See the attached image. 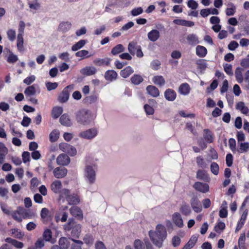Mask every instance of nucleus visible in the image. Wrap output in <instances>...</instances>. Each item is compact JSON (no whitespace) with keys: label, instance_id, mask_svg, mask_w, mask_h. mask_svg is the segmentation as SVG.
<instances>
[{"label":"nucleus","instance_id":"nucleus-56","mask_svg":"<svg viewBox=\"0 0 249 249\" xmlns=\"http://www.w3.org/2000/svg\"><path fill=\"white\" fill-rule=\"evenodd\" d=\"M18 60V56L14 54L12 52H10V53L7 57V61L9 63H15Z\"/></svg>","mask_w":249,"mask_h":249},{"label":"nucleus","instance_id":"nucleus-7","mask_svg":"<svg viewBox=\"0 0 249 249\" xmlns=\"http://www.w3.org/2000/svg\"><path fill=\"white\" fill-rule=\"evenodd\" d=\"M72 88L71 85L65 88L62 91L58 96L57 100L61 103H64L68 101L70 96L69 89Z\"/></svg>","mask_w":249,"mask_h":249},{"label":"nucleus","instance_id":"nucleus-47","mask_svg":"<svg viewBox=\"0 0 249 249\" xmlns=\"http://www.w3.org/2000/svg\"><path fill=\"white\" fill-rule=\"evenodd\" d=\"M131 82L134 84L138 85L143 81V78L139 74H134L131 78Z\"/></svg>","mask_w":249,"mask_h":249},{"label":"nucleus","instance_id":"nucleus-21","mask_svg":"<svg viewBox=\"0 0 249 249\" xmlns=\"http://www.w3.org/2000/svg\"><path fill=\"white\" fill-rule=\"evenodd\" d=\"M177 94L172 89H168L164 92L165 99L169 101H173L176 99Z\"/></svg>","mask_w":249,"mask_h":249},{"label":"nucleus","instance_id":"nucleus-54","mask_svg":"<svg viewBox=\"0 0 249 249\" xmlns=\"http://www.w3.org/2000/svg\"><path fill=\"white\" fill-rule=\"evenodd\" d=\"M235 75L236 80L239 83H241L243 82V78L241 69L240 68H238L236 69L235 71Z\"/></svg>","mask_w":249,"mask_h":249},{"label":"nucleus","instance_id":"nucleus-16","mask_svg":"<svg viewBox=\"0 0 249 249\" xmlns=\"http://www.w3.org/2000/svg\"><path fill=\"white\" fill-rule=\"evenodd\" d=\"M70 212L71 214L74 217L78 219L81 220L83 219V213L81 210L77 206H73L70 209Z\"/></svg>","mask_w":249,"mask_h":249},{"label":"nucleus","instance_id":"nucleus-9","mask_svg":"<svg viewBox=\"0 0 249 249\" xmlns=\"http://www.w3.org/2000/svg\"><path fill=\"white\" fill-rule=\"evenodd\" d=\"M190 204L193 210L196 213L201 212L202 207L200 201L196 197H193L190 201Z\"/></svg>","mask_w":249,"mask_h":249},{"label":"nucleus","instance_id":"nucleus-31","mask_svg":"<svg viewBox=\"0 0 249 249\" xmlns=\"http://www.w3.org/2000/svg\"><path fill=\"white\" fill-rule=\"evenodd\" d=\"M190 87L188 84L185 83L182 84L179 87V92L183 95H188L190 91Z\"/></svg>","mask_w":249,"mask_h":249},{"label":"nucleus","instance_id":"nucleus-50","mask_svg":"<svg viewBox=\"0 0 249 249\" xmlns=\"http://www.w3.org/2000/svg\"><path fill=\"white\" fill-rule=\"evenodd\" d=\"M83 241L84 243L88 246H91L93 244L94 238L92 235L87 234H86L84 238Z\"/></svg>","mask_w":249,"mask_h":249},{"label":"nucleus","instance_id":"nucleus-49","mask_svg":"<svg viewBox=\"0 0 249 249\" xmlns=\"http://www.w3.org/2000/svg\"><path fill=\"white\" fill-rule=\"evenodd\" d=\"M40 215L44 220H48L51 217V213L48 209L44 208L41 210Z\"/></svg>","mask_w":249,"mask_h":249},{"label":"nucleus","instance_id":"nucleus-5","mask_svg":"<svg viewBox=\"0 0 249 249\" xmlns=\"http://www.w3.org/2000/svg\"><path fill=\"white\" fill-rule=\"evenodd\" d=\"M98 129L96 127H92L81 131L78 134V136L82 139L92 140L98 135Z\"/></svg>","mask_w":249,"mask_h":249},{"label":"nucleus","instance_id":"nucleus-63","mask_svg":"<svg viewBox=\"0 0 249 249\" xmlns=\"http://www.w3.org/2000/svg\"><path fill=\"white\" fill-rule=\"evenodd\" d=\"M144 109L147 115H152L154 113V109L153 107L148 104H145L144 106Z\"/></svg>","mask_w":249,"mask_h":249},{"label":"nucleus","instance_id":"nucleus-22","mask_svg":"<svg viewBox=\"0 0 249 249\" xmlns=\"http://www.w3.org/2000/svg\"><path fill=\"white\" fill-rule=\"evenodd\" d=\"M203 138L208 143H212L213 142L214 135L208 129H204L203 130Z\"/></svg>","mask_w":249,"mask_h":249},{"label":"nucleus","instance_id":"nucleus-60","mask_svg":"<svg viewBox=\"0 0 249 249\" xmlns=\"http://www.w3.org/2000/svg\"><path fill=\"white\" fill-rule=\"evenodd\" d=\"M16 31L13 29H9L7 32V35L9 40L13 41L16 38Z\"/></svg>","mask_w":249,"mask_h":249},{"label":"nucleus","instance_id":"nucleus-36","mask_svg":"<svg viewBox=\"0 0 249 249\" xmlns=\"http://www.w3.org/2000/svg\"><path fill=\"white\" fill-rule=\"evenodd\" d=\"M125 50V48L122 44H118L114 47L111 51V53L113 55H116L122 52H124Z\"/></svg>","mask_w":249,"mask_h":249},{"label":"nucleus","instance_id":"nucleus-34","mask_svg":"<svg viewBox=\"0 0 249 249\" xmlns=\"http://www.w3.org/2000/svg\"><path fill=\"white\" fill-rule=\"evenodd\" d=\"M134 72V70L130 66H127L121 71L120 75L123 78H127Z\"/></svg>","mask_w":249,"mask_h":249},{"label":"nucleus","instance_id":"nucleus-27","mask_svg":"<svg viewBox=\"0 0 249 249\" xmlns=\"http://www.w3.org/2000/svg\"><path fill=\"white\" fill-rule=\"evenodd\" d=\"M189 44L195 46L199 43V40L198 36L194 34H190L187 35L186 37Z\"/></svg>","mask_w":249,"mask_h":249},{"label":"nucleus","instance_id":"nucleus-58","mask_svg":"<svg viewBox=\"0 0 249 249\" xmlns=\"http://www.w3.org/2000/svg\"><path fill=\"white\" fill-rule=\"evenodd\" d=\"M211 172L215 175H218L219 173V166L217 163L213 162L211 163Z\"/></svg>","mask_w":249,"mask_h":249},{"label":"nucleus","instance_id":"nucleus-23","mask_svg":"<svg viewBox=\"0 0 249 249\" xmlns=\"http://www.w3.org/2000/svg\"><path fill=\"white\" fill-rule=\"evenodd\" d=\"M196 177L197 179L205 181H209L210 178L206 171L203 170H198L196 172Z\"/></svg>","mask_w":249,"mask_h":249},{"label":"nucleus","instance_id":"nucleus-40","mask_svg":"<svg viewBox=\"0 0 249 249\" xmlns=\"http://www.w3.org/2000/svg\"><path fill=\"white\" fill-rule=\"evenodd\" d=\"M11 233L13 236L17 239H21L24 235L23 232L18 229H12L10 231Z\"/></svg>","mask_w":249,"mask_h":249},{"label":"nucleus","instance_id":"nucleus-52","mask_svg":"<svg viewBox=\"0 0 249 249\" xmlns=\"http://www.w3.org/2000/svg\"><path fill=\"white\" fill-rule=\"evenodd\" d=\"M246 239L245 233H243L240 235L238 240V246L240 249H245V241Z\"/></svg>","mask_w":249,"mask_h":249},{"label":"nucleus","instance_id":"nucleus-55","mask_svg":"<svg viewBox=\"0 0 249 249\" xmlns=\"http://www.w3.org/2000/svg\"><path fill=\"white\" fill-rule=\"evenodd\" d=\"M196 64L197 65V68L201 71H204L207 67V64L205 60L200 59L197 60L196 61Z\"/></svg>","mask_w":249,"mask_h":249},{"label":"nucleus","instance_id":"nucleus-51","mask_svg":"<svg viewBox=\"0 0 249 249\" xmlns=\"http://www.w3.org/2000/svg\"><path fill=\"white\" fill-rule=\"evenodd\" d=\"M89 52L88 51L82 50L77 52L75 53V56L82 58H87L91 56V55H89Z\"/></svg>","mask_w":249,"mask_h":249},{"label":"nucleus","instance_id":"nucleus-25","mask_svg":"<svg viewBox=\"0 0 249 249\" xmlns=\"http://www.w3.org/2000/svg\"><path fill=\"white\" fill-rule=\"evenodd\" d=\"M236 152L238 153H247L249 150V142H243L238 143Z\"/></svg>","mask_w":249,"mask_h":249},{"label":"nucleus","instance_id":"nucleus-62","mask_svg":"<svg viewBox=\"0 0 249 249\" xmlns=\"http://www.w3.org/2000/svg\"><path fill=\"white\" fill-rule=\"evenodd\" d=\"M135 249H145L144 245L140 240H135L134 242Z\"/></svg>","mask_w":249,"mask_h":249},{"label":"nucleus","instance_id":"nucleus-57","mask_svg":"<svg viewBox=\"0 0 249 249\" xmlns=\"http://www.w3.org/2000/svg\"><path fill=\"white\" fill-rule=\"evenodd\" d=\"M229 145L230 149L232 152L235 153L237 149L236 148V141L233 138H230L229 140Z\"/></svg>","mask_w":249,"mask_h":249},{"label":"nucleus","instance_id":"nucleus-1","mask_svg":"<svg viewBox=\"0 0 249 249\" xmlns=\"http://www.w3.org/2000/svg\"><path fill=\"white\" fill-rule=\"evenodd\" d=\"M148 235L153 244L160 248L162 246L163 242L167 236V233L164 225L158 224L156 227L155 231H149Z\"/></svg>","mask_w":249,"mask_h":249},{"label":"nucleus","instance_id":"nucleus-13","mask_svg":"<svg viewBox=\"0 0 249 249\" xmlns=\"http://www.w3.org/2000/svg\"><path fill=\"white\" fill-rule=\"evenodd\" d=\"M39 93V89L37 85L34 84L28 87L24 90V94L26 96H31L36 94V92Z\"/></svg>","mask_w":249,"mask_h":249},{"label":"nucleus","instance_id":"nucleus-10","mask_svg":"<svg viewBox=\"0 0 249 249\" xmlns=\"http://www.w3.org/2000/svg\"><path fill=\"white\" fill-rule=\"evenodd\" d=\"M67 169L61 166L55 168L53 171V175L57 178H64L67 175Z\"/></svg>","mask_w":249,"mask_h":249},{"label":"nucleus","instance_id":"nucleus-48","mask_svg":"<svg viewBox=\"0 0 249 249\" xmlns=\"http://www.w3.org/2000/svg\"><path fill=\"white\" fill-rule=\"evenodd\" d=\"M196 162L198 166L205 168L207 167V164L205 161V160L201 156H198L196 158Z\"/></svg>","mask_w":249,"mask_h":249},{"label":"nucleus","instance_id":"nucleus-29","mask_svg":"<svg viewBox=\"0 0 249 249\" xmlns=\"http://www.w3.org/2000/svg\"><path fill=\"white\" fill-rule=\"evenodd\" d=\"M61 187V182L59 180H55L53 181L51 186L52 190L55 194L59 193Z\"/></svg>","mask_w":249,"mask_h":249},{"label":"nucleus","instance_id":"nucleus-4","mask_svg":"<svg viewBox=\"0 0 249 249\" xmlns=\"http://www.w3.org/2000/svg\"><path fill=\"white\" fill-rule=\"evenodd\" d=\"M97 166L95 164L87 165L84 170V178L86 182L91 185L96 181V170Z\"/></svg>","mask_w":249,"mask_h":249},{"label":"nucleus","instance_id":"nucleus-17","mask_svg":"<svg viewBox=\"0 0 249 249\" xmlns=\"http://www.w3.org/2000/svg\"><path fill=\"white\" fill-rule=\"evenodd\" d=\"M227 7L225 10V13L227 16H233L236 11V6L232 2H228L225 3Z\"/></svg>","mask_w":249,"mask_h":249},{"label":"nucleus","instance_id":"nucleus-46","mask_svg":"<svg viewBox=\"0 0 249 249\" xmlns=\"http://www.w3.org/2000/svg\"><path fill=\"white\" fill-rule=\"evenodd\" d=\"M86 40H80L71 47V50L73 51H76L82 48L86 44Z\"/></svg>","mask_w":249,"mask_h":249},{"label":"nucleus","instance_id":"nucleus-26","mask_svg":"<svg viewBox=\"0 0 249 249\" xmlns=\"http://www.w3.org/2000/svg\"><path fill=\"white\" fill-rule=\"evenodd\" d=\"M146 90L148 93L153 97H157L160 95V91L156 87L149 85L146 87Z\"/></svg>","mask_w":249,"mask_h":249},{"label":"nucleus","instance_id":"nucleus-39","mask_svg":"<svg viewBox=\"0 0 249 249\" xmlns=\"http://www.w3.org/2000/svg\"><path fill=\"white\" fill-rule=\"evenodd\" d=\"M71 22L69 21L63 22L59 24V29L63 32H66L71 29Z\"/></svg>","mask_w":249,"mask_h":249},{"label":"nucleus","instance_id":"nucleus-37","mask_svg":"<svg viewBox=\"0 0 249 249\" xmlns=\"http://www.w3.org/2000/svg\"><path fill=\"white\" fill-rule=\"evenodd\" d=\"M152 81L155 84L160 86L164 85L165 82L163 77L161 75L154 76Z\"/></svg>","mask_w":249,"mask_h":249},{"label":"nucleus","instance_id":"nucleus-32","mask_svg":"<svg viewBox=\"0 0 249 249\" xmlns=\"http://www.w3.org/2000/svg\"><path fill=\"white\" fill-rule=\"evenodd\" d=\"M196 54L199 57H204L207 53V49L203 46L198 45L196 47Z\"/></svg>","mask_w":249,"mask_h":249},{"label":"nucleus","instance_id":"nucleus-15","mask_svg":"<svg viewBox=\"0 0 249 249\" xmlns=\"http://www.w3.org/2000/svg\"><path fill=\"white\" fill-rule=\"evenodd\" d=\"M60 124L65 126H71L72 125V121L70 116L66 113L63 114L59 119Z\"/></svg>","mask_w":249,"mask_h":249},{"label":"nucleus","instance_id":"nucleus-6","mask_svg":"<svg viewBox=\"0 0 249 249\" xmlns=\"http://www.w3.org/2000/svg\"><path fill=\"white\" fill-rule=\"evenodd\" d=\"M58 147L60 150L67 153L71 156H74L77 153L76 148L67 143H60Z\"/></svg>","mask_w":249,"mask_h":249},{"label":"nucleus","instance_id":"nucleus-11","mask_svg":"<svg viewBox=\"0 0 249 249\" xmlns=\"http://www.w3.org/2000/svg\"><path fill=\"white\" fill-rule=\"evenodd\" d=\"M172 221L174 224L178 228H182L184 226L183 219L179 213L176 212L173 214Z\"/></svg>","mask_w":249,"mask_h":249},{"label":"nucleus","instance_id":"nucleus-45","mask_svg":"<svg viewBox=\"0 0 249 249\" xmlns=\"http://www.w3.org/2000/svg\"><path fill=\"white\" fill-rule=\"evenodd\" d=\"M59 136V131L57 129H54L51 132L49 135L50 141L51 142H56Z\"/></svg>","mask_w":249,"mask_h":249},{"label":"nucleus","instance_id":"nucleus-61","mask_svg":"<svg viewBox=\"0 0 249 249\" xmlns=\"http://www.w3.org/2000/svg\"><path fill=\"white\" fill-rule=\"evenodd\" d=\"M43 239L46 241H50L52 239V231L49 229L46 230L43 234Z\"/></svg>","mask_w":249,"mask_h":249},{"label":"nucleus","instance_id":"nucleus-12","mask_svg":"<svg viewBox=\"0 0 249 249\" xmlns=\"http://www.w3.org/2000/svg\"><path fill=\"white\" fill-rule=\"evenodd\" d=\"M56 162L58 165L66 166L70 162V158L69 157L65 154H60L56 159Z\"/></svg>","mask_w":249,"mask_h":249},{"label":"nucleus","instance_id":"nucleus-3","mask_svg":"<svg viewBox=\"0 0 249 249\" xmlns=\"http://www.w3.org/2000/svg\"><path fill=\"white\" fill-rule=\"evenodd\" d=\"M65 231H71V236L74 238H78L81 231V225L77 224L73 218H70L68 222L63 226Z\"/></svg>","mask_w":249,"mask_h":249},{"label":"nucleus","instance_id":"nucleus-14","mask_svg":"<svg viewBox=\"0 0 249 249\" xmlns=\"http://www.w3.org/2000/svg\"><path fill=\"white\" fill-rule=\"evenodd\" d=\"M111 59L108 57L96 58L93 62L97 66H108L110 65Z\"/></svg>","mask_w":249,"mask_h":249},{"label":"nucleus","instance_id":"nucleus-41","mask_svg":"<svg viewBox=\"0 0 249 249\" xmlns=\"http://www.w3.org/2000/svg\"><path fill=\"white\" fill-rule=\"evenodd\" d=\"M17 46L18 50L20 52H22L24 50V46H23V36H17Z\"/></svg>","mask_w":249,"mask_h":249},{"label":"nucleus","instance_id":"nucleus-2","mask_svg":"<svg viewBox=\"0 0 249 249\" xmlns=\"http://www.w3.org/2000/svg\"><path fill=\"white\" fill-rule=\"evenodd\" d=\"M75 116L77 123L85 126L90 124L94 119L92 113L87 109L77 111Z\"/></svg>","mask_w":249,"mask_h":249},{"label":"nucleus","instance_id":"nucleus-44","mask_svg":"<svg viewBox=\"0 0 249 249\" xmlns=\"http://www.w3.org/2000/svg\"><path fill=\"white\" fill-rule=\"evenodd\" d=\"M69 242L68 239L62 237L59 239V245L62 249H67L69 246Z\"/></svg>","mask_w":249,"mask_h":249},{"label":"nucleus","instance_id":"nucleus-64","mask_svg":"<svg viewBox=\"0 0 249 249\" xmlns=\"http://www.w3.org/2000/svg\"><path fill=\"white\" fill-rule=\"evenodd\" d=\"M198 3L195 0H189L187 2V6L193 10H195L198 7Z\"/></svg>","mask_w":249,"mask_h":249},{"label":"nucleus","instance_id":"nucleus-24","mask_svg":"<svg viewBox=\"0 0 249 249\" xmlns=\"http://www.w3.org/2000/svg\"><path fill=\"white\" fill-rule=\"evenodd\" d=\"M247 214L248 212L247 210H245L242 213L241 218L237 224V226L235 231L236 232L239 231L240 230L241 228L243 227L246 220Z\"/></svg>","mask_w":249,"mask_h":249},{"label":"nucleus","instance_id":"nucleus-42","mask_svg":"<svg viewBox=\"0 0 249 249\" xmlns=\"http://www.w3.org/2000/svg\"><path fill=\"white\" fill-rule=\"evenodd\" d=\"M17 211L19 213L22 219H26L29 217V213L27 210L21 207H18Z\"/></svg>","mask_w":249,"mask_h":249},{"label":"nucleus","instance_id":"nucleus-30","mask_svg":"<svg viewBox=\"0 0 249 249\" xmlns=\"http://www.w3.org/2000/svg\"><path fill=\"white\" fill-rule=\"evenodd\" d=\"M5 241L8 243L11 244L13 246L17 249H22L24 246L23 243L10 237L6 238L5 239Z\"/></svg>","mask_w":249,"mask_h":249},{"label":"nucleus","instance_id":"nucleus-43","mask_svg":"<svg viewBox=\"0 0 249 249\" xmlns=\"http://www.w3.org/2000/svg\"><path fill=\"white\" fill-rule=\"evenodd\" d=\"M140 46H138L136 42L132 41L130 42L128 45V50L130 54L134 55L135 51Z\"/></svg>","mask_w":249,"mask_h":249},{"label":"nucleus","instance_id":"nucleus-53","mask_svg":"<svg viewBox=\"0 0 249 249\" xmlns=\"http://www.w3.org/2000/svg\"><path fill=\"white\" fill-rule=\"evenodd\" d=\"M60 197L62 198H65L66 200L67 201L68 198L72 194H71L70 191L69 190L67 189H63L59 192Z\"/></svg>","mask_w":249,"mask_h":249},{"label":"nucleus","instance_id":"nucleus-33","mask_svg":"<svg viewBox=\"0 0 249 249\" xmlns=\"http://www.w3.org/2000/svg\"><path fill=\"white\" fill-rule=\"evenodd\" d=\"M63 111V107H61L56 106L53 108L52 111V116L53 119L58 118L62 113Z\"/></svg>","mask_w":249,"mask_h":249},{"label":"nucleus","instance_id":"nucleus-20","mask_svg":"<svg viewBox=\"0 0 249 249\" xmlns=\"http://www.w3.org/2000/svg\"><path fill=\"white\" fill-rule=\"evenodd\" d=\"M117 76V73L114 70H108L105 73V78L110 82L115 80Z\"/></svg>","mask_w":249,"mask_h":249},{"label":"nucleus","instance_id":"nucleus-18","mask_svg":"<svg viewBox=\"0 0 249 249\" xmlns=\"http://www.w3.org/2000/svg\"><path fill=\"white\" fill-rule=\"evenodd\" d=\"M96 69L93 66H87L80 70V73L85 75L89 76L96 73Z\"/></svg>","mask_w":249,"mask_h":249},{"label":"nucleus","instance_id":"nucleus-59","mask_svg":"<svg viewBox=\"0 0 249 249\" xmlns=\"http://www.w3.org/2000/svg\"><path fill=\"white\" fill-rule=\"evenodd\" d=\"M225 228V224L224 222H219L214 227V230L217 232L220 233Z\"/></svg>","mask_w":249,"mask_h":249},{"label":"nucleus","instance_id":"nucleus-35","mask_svg":"<svg viewBox=\"0 0 249 249\" xmlns=\"http://www.w3.org/2000/svg\"><path fill=\"white\" fill-rule=\"evenodd\" d=\"M180 212L184 215L187 216L191 214V209L188 204L184 203L182 204L180 208Z\"/></svg>","mask_w":249,"mask_h":249},{"label":"nucleus","instance_id":"nucleus-28","mask_svg":"<svg viewBox=\"0 0 249 249\" xmlns=\"http://www.w3.org/2000/svg\"><path fill=\"white\" fill-rule=\"evenodd\" d=\"M236 109L240 111L244 114L247 115L249 113V108L243 102H239L236 105Z\"/></svg>","mask_w":249,"mask_h":249},{"label":"nucleus","instance_id":"nucleus-38","mask_svg":"<svg viewBox=\"0 0 249 249\" xmlns=\"http://www.w3.org/2000/svg\"><path fill=\"white\" fill-rule=\"evenodd\" d=\"M70 205H76L79 203L80 199L79 196L74 194H72L67 200Z\"/></svg>","mask_w":249,"mask_h":249},{"label":"nucleus","instance_id":"nucleus-8","mask_svg":"<svg viewBox=\"0 0 249 249\" xmlns=\"http://www.w3.org/2000/svg\"><path fill=\"white\" fill-rule=\"evenodd\" d=\"M193 187L196 190L202 193H206L209 191V186L208 184L199 181L195 182Z\"/></svg>","mask_w":249,"mask_h":249},{"label":"nucleus","instance_id":"nucleus-19","mask_svg":"<svg viewBox=\"0 0 249 249\" xmlns=\"http://www.w3.org/2000/svg\"><path fill=\"white\" fill-rule=\"evenodd\" d=\"M147 37L151 41L155 42L160 37V32L156 29H153L147 34Z\"/></svg>","mask_w":249,"mask_h":249}]
</instances>
